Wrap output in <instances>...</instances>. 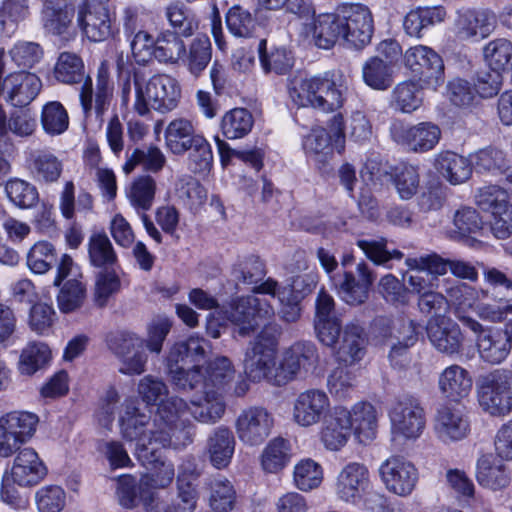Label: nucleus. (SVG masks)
Wrapping results in <instances>:
<instances>
[{"label":"nucleus","instance_id":"nucleus-20","mask_svg":"<svg viewBox=\"0 0 512 512\" xmlns=\"http://www.w3.org/2000/svg\"><path fill=\"white\" fill-rule=\"evenodd\" d=\"M210 345L207 340L198 336H190L184 341L177 342L171 348L167 357L168 374L174 384L176 372L187 373L194 365L206 357Z\"/></svg>","mask_w":512,"mask_h":512},{"label":"nucleus","instance_id":"nucleus-51","mask_svg":"<svg viewBox=\"0 0 512 512\" xmlns=\"http://www.w3.org/2000/svg\"><path fill=\"white\" fill-rule=\"evenodd\" d=\"M290 461V443L288 440L276 437L269 441L260 456L262 469L267 473H277Z\"/></svg>","mask_w":512,"mask_h":512},{"label":"nucleus","instance_id":"nucleus-53","mask_svg":"<svg viewBox=\"0 0 512 512\" xmlns=\"http://www.w3.org/2000/svg\"><path fill=\"white\" fill-rule=\"evenodd\" d=\"M88 256L92 266L113 267L118 262L113 245L105 233H94L88 241Z\"/></svg>","mask_w":512,"mask_h":512},{"label":"nucleus","instance_id":"nucleus-15","mask_svg":"<svg viewBox=\"0 0 512 512\" xmlns=\"http://www.w3.org/2000/svg\"><path fill=\"white\" fill-rule=\"evenodd\" d=\"M120 433L126 441H137L136 455L142 449L155 447L153 430L155 427V417L151 421V416L141 412L132 400L124 404V412L119 418Z\"/></svg>","mask_w":512,"mask_h":512},{"label":"nucleus","instance_id":"nucleus-61","mask_svg":"<svg viewBox=\"0 0 512 512\" xmlns=\"http://www.w3.org/2000/svg\"><path fill=\"white\" fill-rule=\"evenodd\" d=\"M5 192L10 202L20 209L32 208L39 201V193L36 186L19 178L7 181Z\"/></svg>","mask_w":512,"mask_h":512},{"label":"nucleus","instance_id":"nucleus-8","mask_svg":"<svg viewBox=\"0 0 512 512\" xmlns=\"http://www.w3.org/2000/svg\"><path fill=\"white\" fill-rule=\"evenodd\" d=\"M476 205L491 214L490 229L498 239H506L512 234V204L507 192L497 185L482 187L475 195Z\"/></svg>","mask_w":512,"mask_h":512},{"label":"nucleus","instance_id":"nucleus-32","mask_svg":"<svg viewBox=\"0 0 512 512\" xmlns=\"http://www.w3.org/2000/svg\"><path fill=\"white\" fill-rule=\"evenodd\" d=\"M27 168L31 177L38 183H56L63 172V162L48 149L31 151L27 158Z\"/></svg>","mask_w":512,"mask_h":512},{"label":"nucleus","instance_id":"nucleus-2","mask_svg":"<svg viewBox=\"0 0 512 512\" xmlns=\"http://www.w3.org/2000/svg\"><path fill=\"white\" fill-rule=\"evenodd\" d=\"M188 412V403L178 397L171 396L162 401L155 414L153 430L155 447L158 449H181L190 445L196 435V426L184 418Z\"/></svg>","mask_w":512,"mask_h":512},{"label":"nucleus","instance_id":"nucleus-41","mask_svg":"<svg viewBox=\"0 0 512 512\" xmlns=\"http://www.w3.org/2000/svg\"><path fill=\"white\" fill-rule=\"evenodd\" d=\"M343 8L338 13L320 14L314 24L315 43L319 48L329 49L339 39L344 41Z\"/></svg>","mask_w":512,"mask_h":512},{"label":"nucleus","instance_id":"nucleus-55","mask_svg":"<svg viewBox=\"0 0 512 512\" xmlns=\"http://www.w3.org/2000/svg\"><path fill=\"white\" fill-rule=\"evenodd\" d=\"M489 69L502 74L512 67V42L505 38L490 41L483 49Z\"/></svg>","mask_w":512,"mask_h":512},{"label":"nucleus","instance_id":"nucleus-49","mask_svg":"<svg viewBox=\"0 0 512 512\" xmlns=\"http://www.w3.org/2000/svg\"><path fill=\"white\" fill-rule=\"evenodd\" d=\"M210 489L209 505L214 512H230L235 504L236 492L232 483L224 476L216 475L208 479Z\"/></svg>","mask_w":512,"mask_h":512},{"label":"nucleus","instance_id":"nucleus-6","mask_svg":"<svg viewBox=\"0 0 512 512\" xmlns=\"http://www.w3.org/2000/svg\"><path fill=\"white\" fill-rule=\"evenodd\" d=\"M176 375L174 385L178 390H216L223 394L234 379L235 369L229 358L220 356L209 361L205 369L194 365L187 373Z\"/></svg>","mask_w":512,"mask_h":512},{"label":"nucleus","instance_id":"nucleus-44","mask_svg":"<svg viewBox=\"0 0 512 512\" xmlns=\"http://www.w3.org/2000/svg\"><path fill=\"white\" fill-rule=\"evenodd\" d=\"M73 16V10L68 9L62 0H44L41 23L47 33L52 35L66 33Z\"/></svg>","mask_w":512,"mask_h":512},{"label":"nucleus","instance_id":"nucleus-42","mask_svg":"<svg viewBox=\"0 0 512 512\" xmlns=\"http://www.w3.org/2000/svg\"><path fill=\"white\" fill-rule=\"evenodd\" d=\"M310 292V284H305V278L301 276L294 278L291 285L283 287L278 292V299L282 303L281 318L288 323L297 321L301 312L299 304Z\"/></svg>","mask_w":512,"mask_h":512},{"label":"nucleus","instance_id":"nucleus-37","mask_svg":"<svg viewBox=\"0 0 512 512\" xmlns=\"http://www.w3.org/2000/svg\"><path fill=\"white\" fill-rule=\"evenodd\" d=\"M446 15V9L440 5L417 7L404 17V31L407 35L420 39L430 28L442 23Z\"/></svg>","mask_w":512,"mask_h":512},{"label":"nucleus","instance_id":"nucleus-24","mask_svg":"<svg viewBox=\"0 0 512 512\" xmlns=\"http://www.w3.org/2000/svg\"><path fill=\"white\" fill-rule=\"evenodd\" d=\"M418 340L417 325L412 320H402L385 335L384 345L390 348L388 359L392 367L403 369L409 363V349Z\"/></svg>","mask_w":512,"mask_h":512},{"label":"nucleus","instance_id":"nucleus-62","mask_svg":"<svg viewBox=\"0 0 512 512\" xmlns=\"http://www.w3.org/2000/svg\"><path fill=\"white\" fill-rule=\"evenodd\" d=\"M38 422V416L28 411H12L0 417L1 425L27 442L35 434Z\"/></svg>","mask_w":512,"mask_h":512},{"label":"nucleus","instance_id":"nucleus-38","mask_svg":"<svg viewBox=\"0 0 512 512\" xmlns=\"http://www.w3.org/2000/svg\"><path fill=\"white\" fill-rule=\"evenodd\" d=\"M472 165V159L452 151H441L434 159L437 172L452 185L467 181L472 175Z\"/></svg>","mask_w":512,"mask_h":512},{"label":"nucleus","instance_id":"nucleus-18","mask_svg":"<svg viewBox=\"0 0 512 512\" xmlns=\"http://www.w3.org/2000/svg\"><path fill=\"white\" fill-rule=\"evenodd\" d=\"M274 425L273 415L264 407L244 409L236 419L235 428L240 441L255 446L264 442Z\"/></svg>","mask_w":512,"mask_h":512},{"label":"nucleus","instance_id":"nucleus-45","mask_svg":"<svg viewBox=\"0 0 512 512\" xmlns=\"http://www.w3.org/2000/svg\"><path fill=\"white\" fill-rule=\"evenodd\" d=\"M362 78L374 90H387L394 82V64L379 56L370 57L362 66Z\"/></svg>","mask_w":512,"mask_h":512},{"label":"nucleus","instance_id":"nucleus-33","mask_svg":"<svg viewBox=\"0 0 512 512\" xmlns=\"http://www.w3.org/2000/svg\"><path fill=\"white\" fill-rule=\"evenodd\" d=\"M476 346L480 358L492 365L503 362L512 349L507 330L495 328L480 333L476 339Z\"/></svg>","mask_w":512,"mask_h":512},{"label":"nucleus","instance_id":"nucleus-50","mask_svg":"<svg viewBox=\"0 0 512 512\" xmlns=\"http://www.w3.org/2000/svg\"><path fill=\"white\" fill-rule=\"evenodd\" d=\"M165 16L172 33L180 37H190L198 29V19L195 13L183 3L175 2L167 6Z\"/></svg>","mask_w":512,"mask_h":512},{"label":"nucleus","instance_id":"nucleus-22","mask_svg":"<svg viewBox=\"0 0 512 512\" xmlns=\"http://www.w3.org/2000/svg\"><path fill=\"white\" fill-rule=\"evenodd\" d=\"M494 29V15L487 10H459L453 23V32L462 41L478 42L487 38Z\"/></svg>","mask_w":512,"mask_h":512},{"label":"nucleus","instance_id":"nucleus-21","mask_svg":"<svg viewBox=\"0 0 512 512\" xmlns=\"http://www.w3.org/2000/svg\"><path fill=\"white\" fill-rule=\"evenodd\" d=\"M330 399L325 391L307 389L297 395L293 403V421L301 427H311L326 418Z\"/></svg>","mask_w":512,"mask_h":512},{"label":"nucleus","instance_id":"nucleus-54","mask_svg":"<svg viewBox=\"0 0 512 512\" xmlns=\"http://www.w3.org/2000/svg\"><path fill=\"white\" fill-rule=\"evenodd\" d=\"M93 208V197L85 190L79 192L75 200V185L73 181H67L60 193L59 209L66 219H72L75 211L88 212Z\"/></svg>","mask_w":512,"mask_h":512},{"label":"nucleus","instance_id":"nucleus-14","mask_svg":"<svg viewBox=\"0 0 512 512\" xmlns=\"http://www.w3.org/2000/svg\"><path fill=\"white\" fill-rule=\"evenodd\" d=\"M113 91V83L107 69L103 67L98 69L95 87L92 78L87 76L79 92L80 106L85 118L94 113L96 118L103 122V116L108 111L113 98Z\"/></svg>","mask_w":512,"mask_h":512},{"label":"nucleus","instance_id":"nucleus-27","mask_svg":"<svg viewBox=\"0 0 512 512\" xmlns=\"http://www.w3.org/2000/svg\"><path fill=\"white\" fill-rule=\"evenodd\" d=\"M338 342L336 359L339 363L351 366L365 357L368 339L363 326L357 321L345 325Z\"/></svg>","mask_w":512,"mask_h":512},{"label":"nucleus","instance_id":"nucleus-5","mask_svg":"<svg viewBox=\"0 0 512 512\" xmlns=\"http://www.w3.org/2000/svg\"><path fill=\"white\" fill-rule=\"evenodd\" d=\"M354 263L352 254H345L341 259V270L330 275V281L338 297L350 306L365 303L375 281V274L364 261L359 262L355 271L348 267Z\"/></svg>","mask_w":512,"mask_h":512},{"label":"nucleus","instance_id":"nucleus-64","mask_svg":"<svg viewBox=\"0 0 512 512\" xmlns=\"http://www.w3.org/2000/svg\"><path fill=\"white\" fill-rule=\"evenodd\" d=\"M165 161V156L158 147L151 146L146 150L136 148L131 155L127 157L123 170L128 174L132 172L138 164H141L147 171L158 172L163 168Z\"/></svg>","mask_w":512,"mask_h":512},{"label":"nucleus","instance_id":"nucleus-30","mask_svg":"<svg viewBox=\"0 0 512 512\" xmlns=\"http://www.w3.org/2000/svg\"><path fill=\"white\" fill-rule=\"evenodd\" d=\"M469 422L463 412L455 407L444 405L435 416L434 431L445 443L459 441L469 433Z\"/></svg>","mask_w":512,"mask_h":512},{"label":"nucleus","instance_id":"nucleus-9","mask_svg":"<svg viewBox=\"0 0 512 512\" xmlns=\"http://www.w3.org/2000/svg\"><path fill=\"white\" fill-rule=\"evenodd\" d=\"M391 433L396 438L416 440L425 428V413L419 401L409 395L397 398L388 411Z\"/></svg>","mask_w":512,"mask_h":512},{"label":"nucleus","instance_id":"nucleus-25","mask_svg":"<svg viewBox=\"0 0 512 512\" xmlns=\"http://www.w3.org/2000/svg\"><path fill=\"white\" fill-rule=\"evenodd\" d=\"M369 485L368 468L364 464L351 462L338 474L335 492L340 500L355 504L362 499Z\"/></svg>","mask_w":512,"mask_h":512},{"label":"nucleus","instance_id":"nucleus-7","mask_svg":"<svg viewBox=\"0 0 512 512\" xmlns=\"http://www.w3.org/2000/svg\"><path fill=\"white\" fill-rule=\"evenodd\" d=\"M476 392L479 406L491 416H505L512 411V371L495 369L478 378Z\"/></svg>","mask_w":512,"mask_h":512},{"label":"nucleus","instance_id":"nucleus-17","mask_svg":"<svg viewBox=\"0 0 512 512\" xmlns=\"http://www.w3.org/2000/svg\"><path fill=\"white\" fill-rule=\"evenodd\" d=\"M77 23L92 42H101L113 35L107 3L103 0H84L78 5Z\"/></svg>","mask_w":512,"mask_h":512},{"label":"nucleus","instance_id":"nucleus-63","mask_svg":"<svg viewBox=\"0 0 512 512\" xmlns=\"http://www.w3.org/2000/svg\"><path fill=\"white\" fill-rule=\"evenodd\" d=\"M56 262V250L48 241L36 242L27 253V266L35 274L48 272Z\"/></svg>","mask_w":512,"mask_h":512},{"label":"nucleus","instance_id":"nucleus-39","mask_svg":"<svg viewBox=\"0 0 512 512\" xmlns=\"http://www.w3.org/2000/svg\"><path fill=\"white\" fill-rule=\"evenodd\" d=\"M235 437L230 428L219 426L208 436L207 451L211 464L222 469L229 465L235 450Z\"/></svg>","mask_w":512,"mask_h":512},{"label":"nucleus","instance_id":"nucleus-34","mask_svg":"<svg viewBox=\"0 0 512 512\" xmlns=\"http://www.w3.org/2000/svg\"><path fill=\"white\" fill-rule=\"evenodd\" d=\"M470 373L460 365L446 367L438 377V388L441 395L449 401L459 402L467 397L472 389Z\"/></svg>","mask_w":512,"mask_h":512},{"label":"nucleus","instance_id":"nucleus-56","mask_svg":"<svg viewBox=\"0 0 512 512\" xmlns=\"http://www.w3.org/2000/svg\"><path fill=\"white\" fill-rule=\"evenodd\" d=\"M231 274L237 283L257 284L263 280L266 274L265 265L256 255L238 257L232 266Z\"/></svg>","mask_w":512,"mask_h":512},{"label":"nucleus","instance_id":"nucleus-13","mask_svg":"<svg viewBox=\"0 0 512 512\" xmlns=\"http://www.w3.org/2000/svg\"><path fill=\"white\" fill-rule=\"evenodd\" d=\"M319 364L316 345L311 341H297L287 348L279 362L278 382L282 386L293 381L298 375L313 373Z\"/></svg>","mask_w":512,"mask_h":512},{"label":"nucleus","instance_id":"nucleus-60","mask_svg":"<svg viewBox=\"0 0 512 512\" xmlns=\"http://www.w3.org/2000/svg\"><path fill=\"white\" fill-rule=\"evenodd\" d=\"M471 159L477 172L492 174H499L510 163L507 153L496 146L479 149L471 156Z\"/></svg>","mask_w":512,"mask_h":512},{"label":"nucleus","instance_id":"nucleus-10","mask_svg":"<svg viewBox=\"0 0 512 512\" xmlns=\"http://www.w3.org/2000/svg\"><path fill=\"white\" fill-rule=\"evenodd\" d=\"M389 132L395 143L414 153H425L434 149L441 139V129L432 122L409 125L395 119L390 124Z\"/></svg>","mask_w":512,"mask_h":512},{"label":"nucleus","instance_id":"nucleus-1","mask_svg":"<svg viewBox=\"0 0 512 512\" xmlns=\"http://www.w3.org/2000/svg\"><path fill=\"white\" fill-rule=\"evenodd\" d=\"M287 89L291 101L298 107L334 112L344 105L349 82L342 71L331 70L311 77H293Z\"/></svg>","mask_w":512,"mask_h":512},{"label":"nucleus","instance_id":"nucleus-26","mask_svg":"<svg viewBox=\"0 0 512 512\" xmlns=\"http://www.w3.org/2000/svg\"><path fill=\"white\" fill-rule=\"evenodd\" d=\"M426 332L430 343L438 352L449 356L460 352L463 335L459 325L450 318H430Z\"/></svg>","mask_w":512,"mask_h":512},{"label":"nucleus","instance_id":"nucleus-57","mask_svg":"<svg viewBox=\"0 0 512 512\" xmlns=\"http://www.w3.org/2000/svg\"><path fill=\"white\" fill-rule=\"evenodd\" d=\"M259 59L265 72H274L278 75L286 74L293 67L294 58L291 51L284 47L266 51V40L262 39L258 46Z\"/></svg>","mask_w":512,"mask_h":512},{"label":"nucleus","instance_id":"nucleus-58","mask_svg":"<svg viewBox=\"0 0 512 512\" xmlns=\"http://www.w3.org/2000/svg\"><path fill=\"white\" fill-rule=\"evenodd\" d=\"M154 59L160 63H176L186 51L183 40L170 30L161 32L155 39Z\"/></svg>","mask_w":512,"mask_h":512},{"label":"nucleus","instance_id":"nucleus-23","mask_svg":"<svg viewBox=\"0 0 512 512\" xmlns=\"http://www.w3.org/2000/svg\"><path fill=\"white\" fill-rule=\"evenodd\" d=\"M42 87L40 78L30 72H14L2 80L0 97L15 107L29 105Z\"/></svg>","mask_w":512,"mask_h":512},{"label":"nucleus","instance_id":"nucleus-31","mask_svg":"<svg viewBox=\"0 0 512 512\" xmlns=\"http://www.w3.org/2000/svg\"><path fill=\"white\" fill-rule=\"evenodd\" d=\"M348 410L344 407H335L332 414L325 418L321 431L320 440L329 451H339L348 442L351 435Z\"/></svg>","mask_w":512,"mask_h":512},{"label":"nucleus","instance_id":"nucleus-19","mask_svg":"<svg viewBox=\"0 0 512 512\" xmlns=\"http://www.w3.org/2000/svg\"><path fill=\"white\" fill-rule=\"evenodd\" d=\"M343 8L344 41L351 47L362 49L370 43L374 25L369 8L362 4H350Z\"/></svg>","mask_w":512,"mask_h":512},{"label":"nucleus","instance_id":"nucleus-16","mask_svg":"<svg viewBox=\"0 0 512 512\" xmlns=\"http://www.w3.org/2000/svg\"><path fill=\"white\" fill-rule=\"evenodd\" d=\"M379 474L387 490L402 497L413 492L419 479L416 466L399 455L390 456L382 462Z\"/></svg>","mask_w":512,"mask_h":512},{"label":"nucleus","instance_id":"nucleus-43","mask_svg":"<svg viewBox=\"0 0 512 512\" xmlns=\"http://www.w3.org/2000/svg\"><path fill=\"white\" fill-rule=\"evenodd\" d=\"M350 428L361 439L372 440L376 436L378 414L376 408L369 402L360 401L348 410Z\"/></svg>","mask_w":512,"mask_h":512},{"label":"nucleus","instance_id":"nucleus-36","mask_svg":"<svg viewBox=\"0 0 512 512\" xmlns=\"http://www.w3.org/2000/svg\"><path fill=\"white\" fill-rule=\"evenodd\" d=\"M476 479L480 486L492 491H500L510 485L511 475L501 460L492 454H486L477 461Z\"/></svg>","mask_w":512,"mask_h":512},{"label":"nucleus","instance_id":"nucleus-48","mask_svg":"<svg viewBox=\"0 0 512 512\" xmlns=\"http://www.w3.org/2000/svg\"><path fill=\"white\" fill-rule=\"evenodd\" d=\"M254 125L253 115L246 108L227 111L220 123L222 135L229 140L240 139L250 133Z\"/></svg>","mask_w":512,"mask_h":512},{"label":"nucleus","instance_id":"nucleus-11","mask_svg":"<svg viewBox=\"0 0 512 512\" xmlns=\"http://www.w3.org/2000/svg\"><path fill=\"white\" fill-rule=\"evenodd\" d=\"M405 64L422 86L436 90L444 83V63L441 56L431 47L416 45L406 50Z\"/></svg>","mask_w":512,"mask_h":512},{"label":"nucleus","instance_id":"nucleus-35","mask_svg":"<svg viewBox=\"0 0 512 512\" xmlns=\"http://www.w3.org/2000/svg\"><path fill=\"white\" fill-rule=\"evenodd\" d=\"M138 460L150 469L147 475V483L152 488L168 487L175 476V469L172 462L163 458L162 451L158 447L142 449L138 452Z\"/></svg>","mask_w":512,"mask_h":512},{"label":"nucleus","instance_id":"nucleus-47","mask_svg":"<svg viewBox=\"0 0 512 512\" xmlns=\"http://www.w3.org/2000/svg\"><path fill=\"white\" fill-rule=\"evenodd\" d=\"M51 359L49 347L42 342H30L22 350L17 363L21 375L32 376L43 369Z\"/></svg>","mask_w":512,"mask_h":512},{"label":"nucleus","instance_id":"nucleus-12","mask_svg":"<svg viewBox=\"0 0 512 512\" xmlns=\"http://www.w3.org/2000/svg\"><path fill=\"white\" fill-rule=\"evenodd\" d=\"M274 316V308L263 298L256 296L239 297L232 301L226 318L238 326L240 336H248L259 326L258 320H268Z\"/></svg>","mask_w":512,"mask_h":512},{"label":"nucleus","instance_id":"nucleus-52","mask_svg":"<svg viewBox=\"0 0 512 512\" xmlns=\"http://www.w3.org/2000/svg\"><path fill=\"white\" fill-rule=\"evenodd\" d=\"M43 131L50 136H58L69 128V115L59 101H50L43 105L40 115Z\"/></svg>","mask_w":512,"mask_h":512},{"label":"nucleus","instance_id":"nucleus-59","mask_svg":"<svg viewBox=\"0 0 512 512\" xmlns=\"http://www.w3.org/2000/svg\"><path fill=\"white\" fill-rule=\"evenodd\" d=\"M422 83L407 80L398 83L392 91V102L404 113H411L422 104Z\"/></svg>","mask_w":512,"mask_h":512},{"label":"nucleus","instance_id":"nucleus-40","mask_svg":"<svg viewBox=\"0 0 512 512\" xmlns=\"http://www.w3.org/2000/svg\"><path fill=\"white\" fill-rule=\"evenodd\" d=\"M202 136L196 132L192 121L186 118L172 120L165 129L166 146L175 155L188 152L195 140Z\"/></svg>","mask_w":512,"mask_h":512},{"label":"nucleus","instance_id":"nucleus-3","mask_svg":"<svg viewBox=\"0 0 512 512\" xmlns=\"http://www.w3.org/2000/svg\"><path fill=\"white\" fill-rule=\"evenodd\" d=\"M281 331L279 324L269 322L249 342L243 360L244 372L249 380L253 382L265 380L271 385L282 386V383L277 381L280 369L276 361Z\"/></svg>","mask_w":512,"mask_h":512},{"label":"nucleus","instance_id":"nucleus-46","mask_svg":"<svg viewBox=\"0 0 512 512\" xmlns=\"http://www.w3.org/2000/svg\"><path fill=\"white\" fill-rule=\"evenodd\" d=\"M53 74L58 82L67 85L83 83L88 76L81 57L71 52H62L58 56Z\"/></svg>","mask_w":512,"mask_h":512},{"label":"nucleus","instance_id":"nucleus-29","mask_svg":"<svg viewBox=\"0 0 512 512\" xmlns=\"http://www.w3.org/2000/svg\"><path fill=\"white\" fill-rule=\"evenodd\" d=\"M11 475L19 486H33L45 478L47 467L34 449L23 448L14 459Z\"/></svg>","mask_w":512,"mask_h":512},{"label":"nucleus","instance_id":"nucleus-4","mask_svg":"<svg viewBox=\"0 0 512 512\" xmlns=\"http://www.w3.org/2000/svg\"><path fill=\"white\" fill-rule=\"evenodd\" d=\"M135 100L134 111L140 116H146L153 109L159 113L174 110L181 97L178 81L167 74H155L147 81L138 73H133Z\"/></svg>","mask_w":512,"mask_h":512},{"label":"nucleus","instance_id":"nucleus-28","mask_svg":"<svg viewBox=\"0 0 512 512\" xmlns=\"http://www.w3.org/2000/svg\"><path fill=\"white\" fill-rule=\"evenodd\" d=\"M191 392L194 398L191 399V407L188 405V411L192 417L203 424H215L224 415L226 403L223 394L216 390H182Z\"/></svg>","mask_w":512,"mask_h":512}]
</instances>
